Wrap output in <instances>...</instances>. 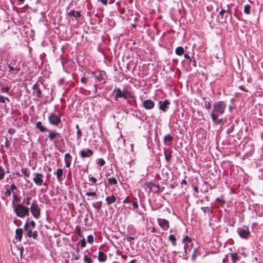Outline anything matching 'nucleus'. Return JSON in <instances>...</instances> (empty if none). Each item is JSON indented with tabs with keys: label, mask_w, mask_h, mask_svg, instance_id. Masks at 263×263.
Listing matches in <instances>:
<instances>
[{
	"label": "nucleus",
	"mask_w": 263,
	"mask_h": 263,
	"mask_svg": "<svg viewBox=\"0 0 263 263\" xmlns=\"http://www.w3.org/2000/svg\"><path fill=\"white\" fill-rule=\"evenodd\" d=\"M202 105H203L206 109H209L211 108V103L209 101H204V104L203 103H201Z\"/></svg>",
	"instance_id": "obj_38"
},
{
	"label": "nucleus",
	"mask_w": 263,
	"mask_h": 263,
	"mask_svg": "<svg viewBox=\"0 0 263 263\" xmlns=\"http://www.w3.org/2000/svg\"><path fill=\"white\" fill-rule=\"evenodd\" d=\"M72 160V157L69 153H66L64 156V161L65 162V166L67 167H69Z\"/></svg>",
	"instance_id": "obj_13"
},
{
	"label": "nucleus",
	"mask_w": 263,
	"mask_h": 263,
	"mask_svg": "<svg viewBox=\"0 0 263 263\" xmlns=\"http://www.w3.org/2000/svg\"><path fill=\"white\" fill-rule=\"evenodd\" d=\"M8 67H9L10 72L15 71L14 74H16L21 70L20 68L17 66L14 67V66H11V65H8Z\"/></svg>",
	"instance_id": "obj_28"
},
{
	"label": "nucleus",
	"mask_w": 263,
	"mask_h": 263,
	"mask_svg": "<svg viewBox=\"0 0 263 263\" xmlns=\"http://www.w3.org/2000/svg\"><path fill=\"white\" fill-rule=\"evenodd\" d=\"M11 193H12V192L11 191V190L10 189H7L5 192V194L7 196H10L11 195Z\"/></svg>",
	"instance_id": "obj_48"
},
{
	"label": "nucleus",
	"mask_w": 263,
	"mask_h": 263,
	"mask_svg": "<svg viewBox=\"0 0 263 263\" xmlns=\"http://www.w3.org/2000/svg\"><path fill=\"white\" fill-rule=\"evenodd\" d=\"M175 53L179 55H182L184 53V49L181 46H179L176 48Z\"/></svg>",
	"instance_id": "obj_30"
},
{
	"label": "nucleus",
	"mask_w": 263,
	"mask_h": 263,
	"mask_svg": "<svg viewBox=\"0 0 263 263\" xmlns=\"http://www.w3.org/2000/svg\"><path fill=\"white\" fill-rule=\"evenodd\" d=\"M10 189L11 190V191L13 193V192H14V190H17V187L14 183H13L11 185Z\"/></svg>",
	"instance_id": "obj_51"
},
{
	"label": "nucleus",
	"mask_w": 263,
	"mask_h": 263,
	"mask_svg": "<svg viewBox=\"0 0 263 263\" xmlns=\"http://www.w3.org/2000/svg\"><path fill=\"white\" fill-rule=\"evenodd\" d=\"M30 225L29 224V219H27L24 225V230H28V229H29Z\"/></svg>",
	"instance_id": "obj_45"
},
{
	"label": "nucleus",
	"mask_w": 263,
	"mask_h": 263,
	"mask_svg": "<svg viewBox=\"0 0 263 263\" xmlns=\"http://www.w3.org/2000/svg\"><path fill=\"white\" fill-rule=\"evenodd\" d=\"M116 197L111 195V196H108L106 197L105 200L107 205H110L116 201Z\"/></svg>",
	"instance_id": "obj_16"
},
{
	"label": "nucleus",
	"mask_w": 263,
	"mask_h": 263,
	"mask_svg": "<svg viewBox=\"0 0 263 263\" xmlns=\"http://www.w3.org/2000/svg\"><path fill=\"white\" fill-rule=\"evenodd\" d=\"M9 90H10V87H9V86L2 87L0 88V91L2 93L8 92Z\"/></svg>",
	"instance_id": "obj_39"
},
{
	"label": "nucleus",
	"mask_w": 263,
	"mask_h": 263,
	"mask_svg": "<svg viewBox=\"0 0 263 263\" xmlns=\"http://www.w3.org/2000/svg\"><path fill=\"white\" fill-rule=\"evenodd\" d=\"M170 104L167 100L164 101H160L158 103L159 109L164 112H165L168 107V105Z\"/></svg>",
	"instance_id": "obj_11"
},
{
	"label": "nucleus",
	"mask_w": 263,
	"mask_h": 263,
	"mask_svg": "<svg viewBox=\"0 0 263 263\" xmlns=\"http://www.w3.org/2000/svg\"><path fill=\"white\" fill-rule=\"evenodd\" d=\"M237 232L239 236L243 239H247L250 235V232L248 229L238 228Z\"/></svg>",
	"instance_id": "obj_7"
},
{
	"label": "nucleus",
	"mask_w": 263,
	"mask_h": 263,
	"mask_svg": "<svg viewBox=\"0 0 263 263\" xmlns=\"http://www.w3.org/2000/svg\"><path fill=\"white\" fill-rule=\"evenodd\" d=\"M80 243L81 245V246L82 247H85L86 245V240H85V238H83V239H82L80 241Z\"/></svg>",
	"instance_id": "obj_41"
},
{
	"label": "nucleus",
	"mask_w": 263,
	"mask_h": 263,
	"mask_svg": "<svg viewBox=\"0 0 263 263\" xmlns=\"http://www.w3.org/2000/svg\"><path fill=\"white\" fill-rule=\"evenodd\" d=\"M101 2L103 5H106L107 4L108 0H98Z\"/></svg>",
	"instance_id": "obj_64"
},
{
	"label": "nucleus",
	"mask_w": 263,
	"mask_h": 263,
	"mask_svg": "<svg viewBox=\"0 0 263 263\" xmlns=\"http://www.w3.org/2000/svg\"><path fill=\"white\" fill-rule=\"evenodd\" d=\"M5 140H6V141H5V145L6 147L8 148L10 145V142L9 141V140L7 137L5 138Z\"/></svg>",
	"instance_id": "obj_55"
},
{
	"label": "nucleus",
	"mask_w": 263,
	"mask_h": 263,
	"mask_svg": "<svg viewBox=\"0 0 263 263\" xmlns=\"http://www.w3.org/2000/svg\"><path fill=\"white\" fill-rule=\"evenodd\" d=\"M88 178H89V180L90 181L92 184H95L96 183L97 179L95 177L91 176V175H89L88 176Z\"/></svg>",
	"instance_id": "obj_43"
},
{
	"label": "nucleus",
	"mask_w": 263,
	"mask_h": 263,
	"mask_svg": "<svg viewBox=\"0 0 263 263\" xmlns=\"http://www.w3.org/2000/svg\"><path fill=\"white\" fill-rule=\"evenodd\" d=\"M201 209L205 213L206 211H209V209L208 207H202L201 208Z\"/></svg>",
	"instance_id": "obj_62"
},
{
	"label": "nucleus",
	"mask_w": 263,
	"mask_h": 263,
	"mask_svg": "<svg viewBox=\"0 0 263 263\" xmlns=\"http://www.w3.org/2000/svg\"><path fill=\"white\" fill-rule=\"evenodd\" d=\"M114 92H116L115 100L117 101L118 98H123V91H122L120 88H116L114 90Z\"/></svg>",
	"instance_id": "obj_17"
},
{
	"label": "nucleus",
	"mask_w": 263,
	"mask_h": 263,
	"mask_svg": "<svg viewBox=\"0 0 263 263\" xmlns=\"http://www.w3.org/2000/svg\"><path fill=\"white\" fill-rule=\"evenodd\" d=\"M123 99L125 100H127L129 98L134 99L135 98V96L130 91L126 90H123Z\"/></svg>",
	"instance_id": "obj_20"
},
{
	"label": "nucleus",
	"mask_w": 263,
	"mask_h": 263,
	"mask_svg": "<svg viewBox=\"0 0 263 263\" xmlns=\"http://www.w3.org/2000/svg\"><path fill=\"white\" fill-rule=\"evenodd\" d=\"M5 175V170L3 166H0V180H3L4 178Z\"/></svg>",
	"instance_id": "obj_34"
},
{
	"label": "nucleus",
	"mask_w": 263,
	"mask_h": 263,
	"mask_svg": "<svg viewBox=\"0 0 263 263\" xmlns=\"http://www.w3.org/2000/svg\"><path fill=\"white\" fill-rule=\"evenodd\" d=\"M142 106L146 110H151L154 108L155 103L150 99H147L143 101Z\"/></svg>",
	"instance_id": "obj_8"
},
{
	"label": "nucleus",
	"mask_w": 263,
	"mask_h": 263,
	"mask_svg": "<svg viewBox=\"0 0 263 263\" xmlns=\"http://www.w3.org/2000/svg\"><path fill=\"white\" fill-rule=\"evenodd\" d=\"M43 174L36 173L34 174V177L33 178V182L37 186H41L43 183Z\"/></svg>",
	"instance_id": "obj_6"
},
{
	"label": "nucleus",
	"mask_w": 263,
	"mask_h": 263,
	"mask_svg": "<svg viewBox=\"0 0 263 263\" xmlns=\"http://www.w3.org/2000/svg\"><path fill=\"white\" fill-rule=\"evenodd\" d=\"M132 205H133V207L136 209H137L139 208V205L137 204V203H136V202H132Z\"/></svg>",
	"instance_id": "obj_61"
},
{
	"label": "nucleus",
	"mask_w": 263,
	"mask_h": 263,
	"mask_svg": "<svg viewBox=\"0 0 263 263\" xmlns=\"http://www.w3.org/2000/svg\"><path fill=\"white\" fill-rule=\"evenodd\" d=\"M21 172L26 178H29L30 175V171L28 168H22Z\"/></svg>",
	"instance_id": "obj_24"
},
{
	"label": "nucleus",
	"mask_w": 263,
	"mask_h": 263,
	"mask_svg": "<svg viewBox=\"0 0 263 263\" xmlns=\"http://www.w3.org/2000/svg\"><path fill=\"white\" fill-rule=\"evenodd\" d=\"M97 163L98 165L102 166L105 164V161L103 158H98L97 160Z\"/></svg>",
	"instance_id": "obj_37"
},
{
	"label": "nucleus",
	"mask_w": 263,
	"mask_h": 263,
	"mask_svg": "<svg viewBox=\"0 0 263 263\" xmlns=\"http://www.w3.org/2000/svg\"><path fill=\"white\" fill-rule=\"evenodd\" d=\"M216 200V201H218V202H221L222 203H224L226 202L224 200H223L222 199L217 198Z\"/></svg>",
	"instance_id": "obj_63"
},
{
	"label": "nucleus",
	"mask_w": 263,
	"mask_h": 263,
	"mask_svg": "<svg viewBox=\"0 0 263 263\" xmlns=\"http://www.w3.org/2000/svg\"><path fill=\"white\" fill-rule=\"evenodd\" d=\"M48 122L51 125L58 127L62 126L61 116L57 115L55 113L51 112L48 116Z\"/></svg>",
	"instance_id": "obj_3"
},
{
	"label": "nucleus",
	"mask_w": 263,
	"mask_h": 263,
	"mask_svg": "<svg viewBox=\"0 0 263 263\" xmlns=\"http://www.w3.org/2000/svg\"><path fill=\"white\" fill-rule=\"evenodd\" d=\"M173 140V137L170 134H167L164 137L163 143L164 145H170Z\"/></svg>",
	"instance_id": "obj_14"
},
{
	"label": "nucleus",
	"mask_w": 263,
	"mask_h": 263,
	"mask_svg": "<svg viewBox=\"0 0 263 263\" xmlns=\"http://www.w3.org/2000/svg\"><path fill=\"white\" fill-rule=\"evenodd\" d=\"M93 153V151L90 149H83L80 152V155L83 159L91 157Z\"/></svg>",
	"instance_id": "obj_12"
},
{
	"label": "nucleus",
	"mask_w": 263,
	"mask_h": 263,
	"mask_svg": "<svg viewBox=\"0 0 263 263\" xmlns=\"http://www.w3.org/2000/svg\"><path fill=\"white\" fill-rule=\"evenodd\" d=\"M197 120L196 119H194L192 121L190 124L192 128L195 133L197 132Z\"/></svg>",
	"instance_id": "obj_27"
},
{
	"label": "nucleus",
	"mask_w": 263,
	"mask_h": 263,
	"mask_svg": "<svg viewBox=\"0 0 263 263\" xmlns=\"http://www.w3.org/2000/svg\"><path fill=\"white\" fill-rule=\"evenodd\" d=\"M0 103H5V97L0 95Z\"/></svg>",
	"instance_id": "obj_58"
},
{
	"label": "nucleus",
	"mask_w": 263,
	"mask_h": 263,
	"mask_svg": "<svg viewBox=\"0 0 263 263\" xmlns=\"http://www.w3.org/2000/svg\"><path fill=\"white\" fill-rule=\"evenodd\" d=\"M12 196H13L14 200H16V201H18L20 200L17 195L15 192H13Z\"/></svg>",
	"instance_id": "obj_46"
},
{
	"label": "nucleus",
	"mask_w": 263,
	"mask_h": 263,
	"mask_svg": "<svg viewBox=\"0 0 263 263\" xmlns=\"http://www.w3.org/2000/svg\"><path fill=\"white\" fill-rule=\"evenodd\" d=\"M77 139L79 140L81 139L82 136V133L81 132V129H79L77 131Z\"/></svg>",
	"instance_id": "obj_44"
},
{
	"label": "nucleus",
	"mask_w": 263,
	"mask_h": 263,
	"mask_svg": "<svg viewBox=\"0 0 263 263\" xmlns=\"http://www.w3.org/2000/svg\"><path fill=\"white\" fill-rule=\"evenodd\" d=\"M8 132L9 134L12 135L15 133V130L14 128H10L8 129Z\"/></svg>",
	"instance_id": "obj_50"
},
{
	"label": "nucleus",
	"mask_w": 263,
	"mask_h": 263,
	"mask_svg": "<svg viewBox=\"0 0 263 263\" xmlns=\"http://www.w3.org/2000/svg\"><path fill=\"white\" fill-rule=\"evenodd\" d=\"M105 72L104 71L99 70L96 71H91L90 73L91 77H94L96 79L97 82H101L104 80V77L105 76Z\"/></svg>",
	"instance_id": "obj_5"
},
{
	"label": "nucleus",
	"mask_w": 263,
	"mask_h": 263,
	"mask_svg": "<svg viewBox=\"0 0 263 263\" xmlns=\"http://www.w3.org/2000/svg\"><path fill=\"white\" fill-rule=\"evenodd\" d=\"M251 6L249 4H247L244 7V12L247 14H250Z\"/></svg>",
	"instance_id": "obj_33"
},
{
	"label": "nucleus",
	"mask_w": 263,
	"mask_h": 263,
	"mask_svg": "<svg viewBox=\"0 0 263 263\" xmlns=\"http://www.w3.org/2000/svg\"><path fill=\"white\" fill-rule=\"evenodd\" d=\"M16 59H12V61L10 63H7V65H11V66H13L16 65Z\"/></svg>",
	"instance_id": "obj_42"
},
{
	"label": "nucleus",
	"mask_w": 263,
	"mask_h": 263,
	"mask_svg": "<svg viewBox=\"0 0 263 263\" xmlns=\"http://www.w3.org/2000/svg\"><path fill=\"white\" fill-rule=\"evenodd\" d=\"M27 231V236L29 237H32V232L31 228L28 229V230H26Z\"/></svg>",
	"instance_id": "obj_47"
},
{
	"label": "nucleus",
	"mask_w": 263,
	"mask_h": 263,
	"mask_svg": "<svg viewBox=\"0 0 263 263\" xmlns=\"http://www.w3.org/2000/svg\"><path fill=\"white\" fill-rule=\"evenodd\" d=\"M87 78L86 77H82L81 79V82L84 84H86L87 83Z\"/></svg>",
	"instance_id": "obj_59"
},
{
	"label": "nucleus",
	"mask_w": 263,
	"mask_h": 263,
	"mask_svg": "<svg viewBox=\"0 0 263 263\" xmlns=\"http://www.w3.org/2000/svg\"><path fill=\"white\" fill-rule=\"evenodd\" d=\"M87 241L88 243H91L93 241V237L92 235H89L87 236Z\"/></svg>",
	"instance_id": "obj_40"
},
{
	"label": "nucleus",
	"mask_w": 263,
	"mask_h": 263,
	"mask_svg": "<svg viewBox=\"0 0 263 263\" xmlns=\"http://www.w3.org/2000/svg\"><path fill=\"white\" fill-rule=\"evenodd\" d=\"M168 240L171 241L172 244L173 246L176 245V239L174 235H170L168 237Z\"/></svg>",
	"instance_id": "obj_36"
},
{
	"label": "nucleus",
	"mask_w": 263,
	"mask_h": 263,
	"mask_svg": "<svg viewBox=\"0 0 263 263\" xmlns=\"http://www.w3.org/2000/svg\"><path fill=\"white\" fill-rule=\"evenodd\" d=\"M123 202L124 203H129L131 202V201L130 199L128 198V197H126Z\"/></svg>",
	"instance_id": "obj_57"
},
{
	"label": "nucleus",
	"mask_w": 263,
	"mask_h": 263,
	"mask_svg": "<svg viewBox=\"0 0 263 263\" xmlns=\"http://www.w3.org/2000/svg\"><path fill=\"white\" fill-rule=\"evenodd\" d=\"M37 236H38V234H37V232L36 231H34L33 232H32V237L34 239H36Z\"/></svg>",
	"instance_id": "obj_56"
},
{
	"label": "nucleus",
	"mask_w": 263,
	"mask_h": 263,
	"mask_svg": "<svg viewBox=\"0 0 263 263\" xmlns=\"http://www.w3.org/2000/svg\"><path fill=\"white\" fill-rule=\"evenodd\" d=\"M184 57L185 59L188 60L190 62H192V59L190 57V55L186 53L184 54Z\"/></svg>",
	"instance_id": "obj_54"
},
{
	"label": "nucleus",
	"mask_w": 263,
	"mask_h": 263,
	"mask_svg": "<svg viewBox=\"0 0 263 263\" xmlns=\"http://www.w3.org/2000/svg\"><path fill=\"white\" fill-rule=\"evenodd\" d=\"M15 234H16V239H18V240H21L22 237V234H23V230L22 229H17L15 231Z\"/></svg>",
	"instance_id": "obj_25"
},
{
	"label": "nucleus",
	"mask_w": 263,
	"mask_h": 263,
	"mask_svg": "<svg viewBox=\"0 0 263 263\" xmlns=\"http://www.w3.org/2000/svg\"><path fill=\"white\" fill-rule=\"evenodd\" d=\"M157 221L159 226L163 230H167L169 228V222L165 219L158 218Z\"/></svg>",
	"instance_id": "obj_9"
},
{
	"label": "nucleus",
	"mask_w": 263,
	"mask_h": 263,
	"mask_svg": "<svg viewBox=\"0 0 263 263\" xmlns=\"http://www.w3.org/2000/svg\"><path fill=\"white\" fill-rule=\"evenodd\" d=\"M84 261L85 263H92V259L90 257V253L89 251H86L84 256Z\"/></svg>",
	"instance_id": "obj_18"
},
{
	"label": "nucleus",
	"mask_w": 263,
	"mask_h": 263,
	"mask_svg": "<svg viewBox=\"0 0 263 263\" xmlns=\"http://www.w3.org/2000/svg\"><path fill=\"white\" fill-rule=\"evenodd\" d=\"M98 258L100 262H104L106 260L107 256L104 252L100 251L98 253Z\"/></svg>",
	"instance_id": "obj_23"
},
{
	"label": "nucleus",
	"mask_w": 263,
	"mask_h": 263,
	"mask_svg": "<svg viewBox=\"0 0 263 263\" xmlns=\"http://www.w3.org/2000/svg\"><path fill=\"white\" fill-rule=\"evenodd\" d=\"M47 132H49L48 137L49 139V140L51 141H54L61 136L60 134L55 130H51L48 129Z\"/></svg>",
	"instance_id": "obj_10"
},
{
	"label": "nucleus",
	"mask_w": 263,
	"mask_h": 263,
	"mask_svg": "<svg viewBox=\"0 0 263 263\" xmlns=\"http://www.w3.org/2000/svg\"><path fill=\"white\" fill-rule=\"evenodd\" d=\"M54 174H56L57 180L59 181H60L63 179L62 176L63 175V170L62 168L57 169L56 172L54 173Z\"/></svg>",
	"instance_id": "obj_22"
},
{
	"label": "nucleus",
	"mask_w": 263,
	"mask_h": 263,
	"mask_svg": "<svg viewBox=\"0 0 263 263\" xmlns=\"http://www.w3.org/2000/svg\"><path fill=\"white\" fill-rule=\"evenodd\" d=\"M231 257L232 259V263H236L237 261L239 260V257L236 253H231Z\"/></svg>",
	"instance_id": "obj_26"
},
{
	"label": "nucleus",
	"mask_w": 263,
	"mask_h": 263,
	"mask_svg": "<svg viewBox=\"0 0 263 263\" xmlns=\"http://www.w3.org/2000/svg\"><path fill=\"white\" fill-rule=\"evenodd\" d=\"M172 153L173 151L170 149L165 150L164 152L165 159L167 162H170L171 161V159L172 157Z\"/></svg>",
	"instance_id": "obj_15"
},
{
	"label": "nucleus",
	"mask_w": 263,
	"mask_h": 263,
	"mask_svg": "<svg viewBox=\"0 0 263 263\" xmlns=\"http://www.w3.org/2000/svg\"><path fill=\"white\" fill-rule=\"evenodd\" d=\"M30 211L32 216L36 219L39 218L41 216V209L36 200H33L31 202L29 211Z\"/></svg>",
	"instance_id": "obj_4"
},
{
	"label": "nucleus",
	"mask_w": 263,
	"mask_h": 263,
	"mask_svg": "<svg viewBox=\"0 0 263 263\" xmlns=\"http://www.w3.org/2000/svg\"><path fill=\"white\" fill-rule=\"evenodd\" d=\"M29 224L30 227H31L32 229L34 228L35 227V222L33 220H29Z\"/></svg>",
	"instance_id": "obj_49"
},
{
	"label": "nucleus",
	"mask_w": 263,
	"mask_h": 263,
	"mask_svg": "<svg viewBox=\"0 0 263 263\" xmlns=\"http://www.w3.org/2000/svg\"><path fill=\"white\" fill-rule=\"evenodd\" d=\"M126 239L128 242H130L132 240H134L135 239V238L132 236H128L126 237Z\"/></svg>",
	"instance_id": "obj_53"
},
{
	"label": "nucleus",
	"mask_w": 263,
	"mask_h": 263,
	"mask_svg": "<svg viewBox=\"0 0 263 263\" xmlns=\"http://www.w3.org/2000/svg\"><path fill=\"white\" fill-rule=\"evenodd\" d=\"M86 195L95 196L96 195V192H87L86 193Z\"/></svg>",
	"instance_id": "obj_52"
},
{
	"label": "nucleus",
	"mask_w": 263,
	"mask_h": 263,
	"mask_svg": "<svg viewBox=\"0 0 263 263\" xmlns=\"http://www.w3.org/2000/svg\"><path fill=\"white\" fill-rule=\"evenodd\" d=\"M32 198L31 196H27L26 198L23 199V203L27 205H29L30 204V201Z\"/></svg>",
	"instance_id": "obj_32"
},
{
	"label": "nucleus",
	"mask_w": 263,
	"mask_h": 263,
	"mask_svg": "<svg viewBox=\"0 0 263 263\" xmlns=\"http://www.w3.org/2000/svg\"><path fill=\"white\" fill-rule=\"evenodd\" d=\"M33 95L37 97L38 98H41L42 97V92L41 89L40 88H37L36 89V90H33Z\"/></svg>",
	"instance_id": "obj_31"
},
{
	"label": "nucleus",
	"mask_w": 263,
	"mask_h": 263,
	"mask_svg": "<svg viewBox=\"0 0 263 263\" xmlns=\"http://www.w3.org/2000/svg\"><path fill=\"white\" fill-rule=\"evenodd\" d=\"M13 203H14V201ZM13 208L15 214L20 218H24L29 214V208L25 206L23 204H15L13 203Z\"/></svg>",
	"instance_id": "obj_2"
},
{
	"label": "nucleus",
	"mask_w": 263,
	"mask_h": 263,
	"mask_svg": "<svg viewBox=\"0 0 263 263\" xmlns=\"http://www.w3.org/2000/svg\"><path fill=\"white\" fill-rule=\"evenodd\" d=\"M108 182L109 184H117V180L115 177H111L108 178Z\"/></svg>",
	"instance_id": "obj_35"
},
{
	"label": "nucleus",
	"mask_w": 263,
	"mask_h": 263,
	"mask_svg": "<svg viewBox=\"0 0 263 263\" xmlns=\"http://www.w3.org/2000/svg\"><path fill=\"white\" fill-rule=\"evenodd\" d=\"M213 107V111L211 112L212 120L215 124H219L222 122V119H219L218 116L224 113L226 104L223 101H217L214 103Z\"/></svg>",
	"instance_id": "obj_1"
},
{
	"label": "nucleus",
	"mask_w": 263,
	"mask_h": 263,
	"mask_svg": "<svg viewBox=\"0 0 263 263\" xmlns=\"http://www.w3.org/2000/svg\"><path fill=\"white\" fill-rule=\"evenodd\" d=\"M68 15L70 16L74 17L76 19H78L81 16V14L80 11H76L73 9L68 12Z\"/></svg>",
	"instance_id": "obj_21"
},
{
	"label": "nucleus",
	"mask_w": 263,
	"mask_h": 263,
	"mask_svg": "<svg viewBox=\"0 0 263 263\" xmlns=\"http://www.w3.org/2000/svg\"><path fill=\"white\" fill-rule=\"evenodd\" d=\"M35 127L42 133L48 130V128L43 126L41 121H38L36 123Z\"/></svg>",
	"instance_id": "obj_19"
},
{
	"label": "nucleus",
	"mask_w": 263,
	"mask_h": 263,
	"mask_svg": "<svg viewBox=\"0 0 263 263\" xmlns=\"http://www.w3.org/2000/svg\"><path fill=\"white\" fill-rule=\"evenodd\" d=\"M93 208H94L97 211L101 209L102 207V201H98L97 202L93 203L92 204Z\"/></svg>",
	"instance_id": "obj_29"
},
{
	"label": "nucleus",
	"mask_w": 263,
	"mask_h": 263,
	"mask_svg": "<svg viewBox=\"0 0 263 263\" xmlns=\"http://www.w3.org/2000/svg\"><path fill=\"white\" fill-rule=\"evenodd\" d=\"M185 241H188V242L191 241V239H190V238L189 237L187 236H186V237H185L183 238V242H185Z\"/></svg>",
	"instance_id": "obj_60"
}]
</instances>
